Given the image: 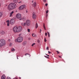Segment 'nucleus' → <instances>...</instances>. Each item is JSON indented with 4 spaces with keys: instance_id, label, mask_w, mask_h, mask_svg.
<instances>
[{
    "instance_id": "58836bf2",
    "label": "nucleus",
    "mask_w": 79,
    "mask_h": 79,
    "mask_svg": "<svg viewBox=\"0 0 79 79\" xmlns=\"http://www.w3.org/2000/svg\"><path fill=\"white\" fill-rule=\"evenodd\" d=\"M15 41L16 42V41H18V39H16V40H15Z\"/></svg>"
},
{
    "instance_id": "e433bc0d",
    "label": "nucleus",
    "mask_w": 79,
    "mask_h": 79,
    "mask_svg": "<svg viewBox=\"0 0 79 79\" xmlns=\"http://www.w3.org/2000/svg\"><path fill=\"white\" fill-rule=\"evenodd\" d=\"M10 41H11V40H10V39H9L8 40V41L9 42H10Z\"/></svg>"
},
{
    "instance_id": "8fccbe9b",
    "label": "nucleus",
    "mask_w": 79,
    "mask_h": 79,
    "mask_svg": "<svg viewBox=\"0 0 79 79\" xmlns=\"http://www.w3.org/2000/svg\"><path fill=\"white\" fill-rule=\"evenodd\" d=\"M0 6H1V5H0Z\"/></svg>"
},
{
    "instance_id": "393cba45",
    "label": "nucleus",
    "mask_w": 79,
    "mask_h": 79,
    "mask_svg": "<svg viewBox=\"0 0 79 79\" xmlns=\"http://www.w3.org/2000/svg\"><path fill=\"white\" fill-rule=\"evenodd\" d=\"M7 26H10V23H7Z\"/></svg>"
},
{
    "instance_id": "bb28decb",
    "label": "nucleus",
    "mask_w": 79,
    "mask_h": 79,
    "mask_svg": "<svg viewBox=\"0 0 79 79\" xmlns=\"http://www.w3.org/2000/svg\"><path fill=\"white\" fill-rule=\"evenodd\" d=\"M27 55H30V54H28L27 53L25 54V55L26 56Z\"/></svg>"
},
{
    "instance_id": "37998d69",
    "label": "nucleus",
    "mask_w": 79,
    "mask_h": 79,
    "mask_svg": "<svg viewBox=\"0 0 79 79\" xmlns=\"http://www.w3.org/2000/svg\"><path fill=\"white\" fill-rule=\"evenodd\" d=\"M20 20H22L23 19H19Z\"/></svg>"
},
{
    "instance_id": "4468645a",
    "label": "nucleus",
    "mask_w": 79,
    "mask_h": 79,
    "mask_svg": "<svg viewBox=\"0 0 79 79\" xmlns=\"http://www.w3.org/2000/svg\"><path fill=\"white\" fill-rule=\"evenodd\" d=\"M21 24L23 26H26V23H21Z\"/></svg>"
},
{
    "instance_id": "ea45409f",
    "label": "nucleus",
    "mask_w": 79,
    "mask_h": 79,
    "mask_svg": "<svg viewBox=\"0 0 79 79\" xmlns=\"http://www.w3.org/2000/svg\"><path fill=\"white\" fill-rule=\"evenodd\" d=\"M21 3V1H20V2H19V3Z\"/></svg>"
},
{
    "instance_id": "aec40b11",
    "label": "nucleus",
    "mask_w": 79,
    "mask_h": 79,
    "mask_svg": "<svg viewBox=\"0 0 79 79\" xmlns=\"http://www.w3.org/2000/svg\"><path fill=\"white\" fill-rule=\"evenodd\" d=\"M32 36H33V37H36V35L34 34H32Z\"/></svg>"
},
{
    "instance_id": "39448f33",
    "label": "nucleus",
    "mask_w": 79,
    "mask_h": 79,
    "mask_svg": "<svg viewBox=\"0 0 79 79\" xmlns=\"http://www.w3.org/2000/svg\"><path fill=\"white\" fill-rule=\"evenodd\" d=\"M25 7H26V5H22L19 7V10H23V9H24Z\"/></svg>"
},
{
    "instance_id": "c85d7f7f",
    "label": "nucleus",
    "mask_w": 79,
    "mask_h": 79,
    "mask_svg": "<svg viewBox=\"0 0 79 79\" xmlns=\"http://www.w3.org/2000/svg\"><path fill=\"white\" fill-rule=\"evenodd\" d=\"M48 48H49V47H47V48H46V50H48Z\"/></svg>"
},
{
    "instance_id": "412c9836",
    "label": "nucleus",
    "mask_w": 79,
    "mask_h": 79,
    "mask_svg": "<svg viewBox=\"0 0 79 79\" xmlns=\"http://www.w3.org/2000/svg\"><path fill=\"white\" fill-rule=\"evenodd\" d=\"M34 45H35V43H33L32 45L31 46H32V47H34Z\"/></svg>"
},
{
    "instance_id": "c9c22d12",
    "label": "nucleus",
    "mask_w": 79,
    "mask_h": 79,
    "mask_svg": "<svg viewBox=\"0 0 79 79\" xmlns=\"http://www.w3.org/2000/svg\"><path fill=\"white\" fill-rule=\"evenodd\" d=\"M47 5H48V4L46 3V4H45V6H47Z\"/></svg>"
},
{
    "instance_id": "c03bdc74",
    "label": "nucleus",
    "mask_w": 79,
    "mask_h": 79,
    "mask_svg": "<svg viewBox=\"0 0 79 79\" xmlns=\"http://www.w3.org/2000/svg\"><path fill=\"white\" fill-rule=\"evenodd\" d=\"M46 55H47V56H49V55H47V54H46Z\"/></svg>"
},
{
    "instance_id": "6ab92c4d",
    "label": "nucleus",
    "mask_w": 79,
    "mask_h": 79,
    "mask_svg": "<svg viewBox=\"0 0 79 79\" xmlns=\"http://www.w3.org/2000/svg\"><path fill=\"white\" fill-rule=\"evenodd\" d=\"M2 15H3L2 13L1 12H0V18L2 16Z\"/></svg>"
},
{
    "instance_id": "7c9ffc66",
    "label": "nucleus",
    "mask_w": 79,
    "mask_h": 79,
    "mask_svg": "<svg viewBox=\"0 0 79 79\" xmlns=\"http://www.w3.org/2000/svg\"><path fill=\"white\" fill-rule=\"evenodd\" d=\"M6 22H7V23H9L10 22V21H9V20H7V21H6Z\"/></svg>"
},
{
    "instance_id": "9b49d317",
    "label": "nucleus",
    "mask_w": 79,
    "mask_h": 79,
    "mask_svg": "<svg viewBox=\"0 0 79 79\" xmlns=\"http://www.w3.org/2000/svg\"><path fill=\"white\" fill-rule=\"evenodd\" d=\"M0 34L1 35H3L5 34V31H1Z\"/></svg>"
},
{
    "instance_id": "f257e3e1",
    "label": "nucleus",
    "mask_w": 79,
    "mask_h": 79,
    "mask_svg": "<svg viewBox=\"0 0 79 79\" xmlns=\"http://www.w3.org/2000/svg\"><path fill=\"white\" fill-rule=\"evenodd\" d=\"M13 31L15 32H21V31H22V27L21 26L18 27L16 26L13 28Z\"/></svg>"
},
{
    "instance_id": "f8f14e48",
    "label": "nucleus",
    "mask_w": 79,
    "mask_h": 79,
    "mask_svg": "<svg viewBox=\"0 0 79 79\" xmlns=\"http://www.w3.org/2000/svg\"><path fill=\"white\" fill-rule=\"evenodd\" d=\"M32 6L34 7H35L36 6V2H35L33 4H32Z\"/></svg>"
},
{
    "instance_id": "f03ea898",
    "label": "nucleus",
    "mask_w": 79,
    "mask_h": 79,
    "mask_svg": "<svg viewBox=\"0 0 79 79\" xmlns=\"http://www.w3.org/2000/svg\"><path fill=\"white\" fill-rule=\"evenodd\" d=\"M16 4L15 3H11L8 5V8L9 10H13L16 8Z\"/></svg>"
},
{
    "instance_id": "4be33fe9",
    "label": "nucleus",
    "mask_w": 79,
    "mask_h": 79,
    "mask_svg": "<svg viewBox=\"0 0 79 79\" xmlns=\"http://www.w3.org/2000/svg\"><path fill=\"white\" fill-rule=\"evenodd\" d=\"M47 33H48L49 37H50V33H49V32H48Z\"/></svg>"
},
{
    "instance_id": "4c0bfd02",
    "label": "nucleus",
    "mask_w": 79,
    "mask_h": 79,
    "mask_svg": "<svg viewBox=\"0 0 79 79\" xmlns=\"http://www.w3.org/2000/svg\"><path fill=\"white\" fill-rule=\"evenodd\" d=\"M48 53H49V54H50V53H51V52H50V51H48Z\"/></svg>"
},
{
    "instance_id": "9d476101",
    "label": "nucleus",
    "mask_w": 79,
    "mask_h": 79,
    "mask_svg": "<svg viewBox=\"0 0 79 79\" xmlns=\"http://www.w3.org/2000/svg\"><path fill=\"white\" fill-rule=\"evenodd\" d=\"M1 79H6L5 75H3L1 77Z\"/></svg>"
},
{
    "instance_id": "a211bd4d",
    "label": "nucleus",
    "mask_w": 79,
    "mask_h": 79,
    "mask_svg": "<svg viewBox=\"0 0 79 79\" xmlns=\"http://www.w3.org/2000/svg\"><path fill=\"white\" fill-rule=\"evenodd\" d=\"M38 27V24L37 23H36L35 24V28L36 29H37Z\"/></svg>"
},
{
    "instance_id": "2eb2a0df",
    "label": "nucleus",
    "mask_w": 79,
    "mask_h": 79,
    "mask_svg": "<svg viewBox=\"0 0 79 79\" xmlns=\"http://www.w3.org/2000/svg\"><path fill=\"white\" fill-rule=\"evenodd\" d=\"M13 2L14 3H18V0H13Z\"/></svg>"
},
{
    "instance_id": "423d86ee",
    "label": "nucleus",
    "mask_w": 79,
    "mask_h": 79,
    "mask_svg": "<svg viewBox=\"0 0 79 79\" xmlns=\"http://www.w3.org/2000/svg\"><path fill=\"white\" fill-rule=\"evenodd\" d=\"M26 24L27 26H29L31 25V21L29 20H28L26 21Z\"/></svg>"
},
{
    "instance_id": "a18cd8bd",
    "label": "nucleus",
    "mask_w": 79,
    "mask_h": 79,
    "mask_svg": "<svg viewBox=\"0 0 79 79\" xmlns=\"http://www.w3.org/2000/svg\"><path fill=\"white\" fill-rule=\"evenodd\" d=\"M6 6H8L7 5H6Z\"/></svg>"
},
{
    "instance_id": "c756f323",
    "label": "nucleus",
    "mask_w": 79,
    "mask_h": 79,
    "mask_svg": "<svg viewBox=\"0 0 79 79\" xmlns=\"http://www.w3.org/2000/svg\"><path fill=\"white\" fill-rule=\"evenodd\" d=\"M45 35L46 36H47V33H45Z\"/></svg>"
},
{
    "instance_id": "b1692460",
    "label": "nucleus",
    "mask_w": 79,
    "mask_h": 79,
    "mask_svg": "<svg viewBox=\"0 0 79 79\" xmlns=\"http://www.w3.org/2000/svg\"><path fill=\"white\" fill-rule=\"evenodd\" d=\"M7 79H11V78L9 77H7Z\"/></svg>"
},
{
    "instance_id": "ddd939ff",
    "label": "nucleus",
    "mask_w": 79,
    "mask_h": 79,
    "mask_svg": "<svg viewBox=\"0 0 79 79\" xmlns=\"http://www.w3.org/2000/svg\"><path fill=\"white\" fill-rule=\"evenodd\" d=\"M13 13H14V12H13V11H12L11 13H10V17H11V16H12V15H13Z\"/></svg>"
},
{
    "instance_id": "de8ad7c7",
    "label": "nucleus",
    "mask_w": 79,
    "mask_h": 79,
    "mask_svg": "<svg viewBox=\"0 0 79 79\" xmlns=\"http://www.w3.org/2000/svg\"><path fill=\"white\" fill-rule=\"evenodd\" d=\"M17 59L18 60V57H17Z\"/></svg>"
},
{
    "instance_id": "79ce46f5",
    "label": "nucleus",
    "mask_w": 79,
    "mask_h": 79,
    "mask_svg": "<svg viewBox=\"0 0 79 79\" xmlns=\"http://www.w3.org/2000/svg\"><path fill=\"white\" fill-rule=\"evenodd\" d=\"M59 58H61V56H59Z\"/></svg>"
},
{
    "instance_id": "49530a36",
    "label": "nucleus",
    "mask_w": 79,
    "mask_h": 79,
    "mask_svg": "<svg viewBox=\"0 0 79 79\" xmlns=\"http://www.w3.org/2000/svg\"><path fill=\"white\" fill-rule=\"evenodd\" d=\"M33 2H34V1H32V3H33Z\"/></svg>"
},
{
    "instance_id": "473e14b6",
    "label": "nucleus",
    "mask_w": 79,
    "mask_h": 79,
    "mask_svg": "<svg viewBox=\"0 0 79 79\" xmlns=\"http://www.w3.org/2000/svg\"><path fill=\"white\" fill-rule=\"evenodd\" d=\"M56 52H57V53H58V54H59L60 53V52L58 51H56Z\"/></svg>"
},
{
    "instance_id": "f3484780",
    "label": "nucleus",
    "mask_w": 79,
    "mask_h": 79,
    "mask_svg": "<svg viewBox=\"0 0 79 79\" xmlns=\"http://www.w3.org/2000/svg\"><path fill=\"white\" fill-rule=\"evenodd\" d=\"M27 44V42L26 41H25L23 42V45H26Z\"/></svg>"
},
{
    "instance_id": "20e7f679",
    "label": "nucleus",
    "mask_w": 79,
    "mask_h": 79,
    "mask_svg": "<svg viewBox=\"0 0 79 79\" xmlns=\"http://www.w3.org/2000/svg\"><path fill=\"white\" fill-rule=\"evenodd\" d=\"M23 40V38L22 37H19L17 39V42H21Z\"/></svg>"
},
{
    "instance_id": "dca6fc26",
    "label": "nucleus",
    "mask_w": 79,
    "mask_h": 79,
    "mask_svg": "<svg viewBox=\"0 0 79 79\" xmlns=\"http://www.w3.org/2000/svg\"><path fill=\"white\" fill-rule=\"evenodd\" d=\"M43 27L44 29V30H46V28H45V24L44 23L43 24Z\"/></svg>"
},
{
    "instance_id": "2f4dec72",
    "label": "nucleus",
    "mask_w": 79,
    "mask_h": 79,
    "mask_svg": "<svg viewBox=\"0 0 79 79\" xmlns=\"http://www.w3.org/2000/svg\"><path fill=\"white\" fill-rule=\"evenodd\" d=\"M45 57H46V58H48V59L49 58V57L47 56H45Z\"/></svg>"
},
{
    "instance_id": "f704fd0d",
    "label": "nucleus",
    "mask_w": 79,
    "mask_h": 79,
    "mask_svg": "<svg viewBox=\"0 0 79 79\" xmlns=\"http://www.w3.org/2000/svg\"><path fill=\"white\" fill-rule=\"evenodd\" d=\"M44 2H46V0H43Z\"/></svg>"
},
{
    "instance_id": "0eeeda50",
    "label": "nucleus",
    "mask_w": 79,
    "mask_h": 79,
    "mask_svg": "<svg viewBox=\"0 0 79 79\" xmlns=\"http://www.w3.org/2000/svg\"><path fill=\"white\" fill-rule=\"evenodd\" d=\"M15 21L14 19V18L10 20V23L11 24L13 25L15 24Z\"/></svg>"
},
{
    "instance_id": "5701e85b",
    "label": "nucleus",
    "mask_w": 79,
    "mask_h": 79,
    "mask_svg": "<svg viewBox=\"0 0 79 79\" xmlns=\"http://www.w3.org/2000/svg\"><path fill=\"white\" fill-rule=\"evenodd\" d=\"M15 51V49L14 48H13L12 49H11V51H12V52H13V51Z\"/></svg>"
},
{
    "instance_id": "72a5a7b5",
    "label": "nucleus",
    "mask_w": 79,
    "mask_h": 79,
    "mask_svg": "<svg viewBox=\"0 0 79 79\" xmlns=\"http://www.w3.org/2000/svg\"><path fill=\"white\" fill-rule=\"evenodd\" d=\"M44 42H47V40H46V39L45 38L44 39Z\"/></svg>"
},
{
    "instance_id": "6e6552de",
    "label": "nucleus",
    "mask_w": 79,
    "mask_h": 79,
    "mask_svg": "<svg viewBox=\"0 0 79 79\" xmlns=\"http://www.w3.org/2000/svg\"><path fill=\"white\" fill-rule=\"evenodd\" d=\"M32 18L33 19H35L37 18V15L35 12L33 13Z\"/></svg>"
},
{
    "instance_id": "cd10ccee",
    "label": "nucleus",
    "mask_w": 79,
    "mask_h": 79,
    "mask_svg": "<svg viewBox=\"0 0 79 79\" xmlns=\"http://www.w3.org/2000/svg\"><path fill=\"white\" fill-rule=\"evenodd\" d=\"M48 13V10H47L46 11V14H47V13Z\"/></svg>"
},
{
    "instance_id": "a878e982",
    "label": "nucleus",
    "mask_w": 79,
    "mask_h": 79,
    "mask_svg": "<svg viewBox=\"0 0 79 79\" xmlns=\"http://www.w3.org/2000/svg\"><path fill=\"white\" fill-rule=\"evenodd\" d=\"M27 31H28V32H29L30 31V30L29 29H27Z\"/></svg>"
},
{
    "instance_id": "7ed1b4c3",
    "label": "nucleus",
    "mask_w": 79,
    "mask_h": 79,
    "mask_svg": "<svg viewBox=\"0 0 79 79\" xmlns=\"http://www.w3.org/2000/svg\"><path fill=\"white\" fill-rule=\"evenodd\" d=\"M6 44L5 40L3 39L0 40V47L2 48L3 46H4Z\"/></svg>"
},
{
    "instance_id": "09e8293b",
    "label": "nucleus",
    "mask_w": 79,
    "mask_h": 79,
    "mask_svg": "<svg viewBox=\"0 0 79 79\" xmlns=\"http://www.w3.org/2000/svg\"><path fill=\"white\" fill-rule=\"evenodd\" d=\"M29 40H30V39L29 38Z\"/></svg>"
},
{
    "instance_id": "1a4fd4ad",
    "label": "nucleus",
    "mask_w": 79,
    "mask_h": 79,
    "mask_svg": "<svg viewBox=\"0 0 79 79\" xmlns=\"http://www.w3.org/2000/svg\"><path fill=\"white\" fill-rule=\"evenodd\" d=\"M16 17L17 18L19 19V18H21V15L20 14H18L16 15Z\"/></svg>"
},
{
    "instance_id": "a19ab883",
    "label": "nucleus",
    "mask_w": 79,
    "mask_h": 79,
    "mask_svg": "<svg viewBox=\"0 0 79 79\" xmlns=\"http://www.w3.org/2000/svg\"><path fill=\"white\" fill-rule=\"evenodd\" d=\"M40 32H41V31H42V30L41 29H40Z\"/></svg>"
}]
</instances>
